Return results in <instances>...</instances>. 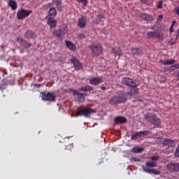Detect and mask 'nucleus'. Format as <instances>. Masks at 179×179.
I'll return each mask as SVG.
<instances>
[{
	"label": "nucleus",
	"instance_id": "nucleus-1",
	"mask_svg": "<svg viewBox=\"0 0 179 179\" xmlns=\"http://www.w3.org/2000/svg\"><path fill=\"white\" fill-rule=\"evenodd\" d=\"M139 92L138 90H130L127 92L125 91H120L118 95H115L109 99V103L112 106H115L121 103H125L128 99H131L132 96L138 97Z\"/></svg>",
	"mask_w": 179,
	"mask_h": 179
},
{
	"label": "nucleus",
	"instance_id": "nucleus-2",
	"mask_svg": "<svg viewBox=\"0 0 179 179\" xmlns=\"http://www.w3.org/2000/svg\"><path fill=\"white\" fill-rule=\"evenodd\" d=\"M122 82L126 86L131 87L132 89H136L139 85H141V81L138 79L131 78L129 77H124L122 79Z\"/></svg>",
	"mask_w": 179,
	"mask_h": 179
},
{
	"label": "nucleus",
	"instance_id": "nucleus-3",
	"mask_svg": "<svg viewBox=\"0 0 179 179\" xmlns=\"http://www.w3.org/2000/svg\"><path fill=\"white\" fill-rule=\"evenodd\" d=\"M144 117L148 122H150V124H152L153 125L159 127L162 124V120H160V118H159L155 113H147Z\"/></svg>",
	"mask_w": 179,
	"mask_h": 179
},
{
	"label": "nucleus",
	"instance_id": "nucleus-4",
	"mask_svg": "<svg viewBox=\"0 0 179 179\" xmlns=\"http://www.w3.org/2000/svg\"><path fill=\"white\" fill-rule=\"evenodd\" d=\"M41 95L42 100H43V101L54 102L57 99V95H55V94H54L53 92L45 91L41 92Z\"/></svg>",
	"mask_w": 179,
	"mask_h": 179
},
{
	"label": "nucleus",
	"instance_id": "nucleus-5",
	"mask_svg": "<svg viewBox=\"0 0 179 179\" xmlns=\"http://www.w3.org/2000/svg\"><path fill=\"white\" fill-rule=\"evenodd\" d=\"M96 113V110L90 108H84L82 110H79L76 113V117H89L90 114H93Z\"/></svg>",
	"mask_w": 179,
	"mask_h": 179
},
{
	"label": "nucleus",
	"instance_id": "nucleus-6",
	"mask_svg": "<svg viewBox=\"0 0 179 179\" xmlns=\"http://www.w3.org/2000/svg\"><path fill=\"white\" fill-rule=\"evenodd\" d=\"M73 95L76 101H78V103H83V101H85V98L87 96V94L80 92L79 90H73Z\"/></svg>",
	"mask_w": 179,
	"mask_h": 179
},
{
	"label": "nucleus",
	"instance_id": "nucleus-7",
	"mask_svg": "<svg viewBox=\"0 0 179 179\" xmlns=\"http://www.w3.org/2000/svg\"><path fill=\"white\" fill-rule=\"evenodd\" d=\"M91 51L95 57H98L100 55L101 52H103V47H101V44L99 43H93L90 45Z\"/></svg>",
	"mask_w": 179,
	"mask_h": 179
},
{
	"label": "nucleus",
	"instance_id": "nucleus-8",
	"mask_svg": "<svg viewBox=\"0 0 179 179\" xmlns=\"http://www.w3.org/2000/svg\"><path fill=\"white\" fill-rule=\"evenodd\" d=\"M31 13H33L31 10L20 9L17 13V17L19 20H23L29 16Z\"/></svg>",
	"mask_w": 179,
	"mask_h": 179
},
{
	"label": "nucleus",
	"instance_id": "nucleus-9",
	"mask_svg": "<svg viewBox=\"0 0 179 179\" xmlns=\"http://www.w3.org/2000/svg\"><path fill=\"white\" fill-rule=\"evenodd\" d=\"M150 133V131L145 130L143 131H136L135 134L131 135V141H136L138 138H142V136H146V135H149Z\"/></svg>",
	"mask_w": 179,
	"mask_h": 179
},
{
	"label": "nucleus",
	"instance_id": "nucleus-10",
	"mask_svg": "<svg viewBox=\"0 0 179 179\" xmlns=\"http://www.w3.org/2000/svg\"><path fill=\"white\" fill-rule=\"evenodd\" d=\"M71 62L73 64L74 68L79 71V69H82V63L79 61V59L76 58V57H73L71 59Z\"/></svg>",
	"mask_w": 179,
	"mask_h": 179
},
{
	"label": "nucleus",
	"instance_id": "nucleus-11",
	"mask_svg": "<svg viewBox=\"0 0 179 179\" xmlns=\"http://www.w3.org/2000/svg\"><path fill=\"white\" fill-rule=\"evenodd\" d=\"M17 41L24 48H30V47H31V43H30L27 42L26 40L22 38V37L17 38Z\"/></svg>",
	"mask_w": 179,
	"mask_h": 179
},
{
	"label": "nucleus",
	"instance_id": "nucleus-12",
	"mask_svg": "<svg viewBox=\"0 0 179 179\" xmlns=\"http://www.w3.org/2000/svg\"><path fill=\"white\" fill-rule=\"evenodd\" d=\"M167 170L169 171H179V163H169L166 166Z\"/></svg>",
	"mask_w": 179,
	"mask_h": 179
},
{
	"label": "nucleus",
	"instance_id": "nucleus-13",
	"mask_svg": "<svg viewBox=\"0 0 179 179\" xmlns=\"http://www.w3.org/2000/svg\"><path fill=\"white\" fill-rule=\"evenodd\" d=\"M47 23L50 26V29H55L57 27V20L54 17L50 16H47Z\"/></svg>",
	"mask_w": 179,
	"mask_h": 179
},
{
	"label": "nucleus",
	"instance_id": "nucleus-14",
	"mask_svg": "<svg viewBox=\"0 0 179 179\" xmlns=\"http://www.w3.org/2000/svg\"><path fill=\"white\" fill-rule=\"evenodd\" d=\"M90 83L96 86V85H100L103 83V77H93L90 79Z\"/></svg>",
	"mask_w": 179,
	"mask_h": 179
},
{
	"label": "nucleus",
	"instance_id": "nucleus-15",
	"mask_svg": "<svg viewBox=\"0 0 179 179\" xmlns=\"http://www.w3.org/2000/svg\"><path fill=\"white\" fill-rule=\"evenodd\" d=\"M140 17L143 19V20H145V22H152L153 20V16L148 13H141Z\"/></svg>",
	"mask_w": 179,
	"mask_h": 179
},
{
	"label": "nucleus",
	"instance_id": "nucleus-16",
	"mask_svg": "<svg viewBox=\"0 0 179 179\" xmlns=\"http://www.w3.org/2000/svg\"><path fill=\"white\" fill-rule=\"evenodd\" d=\"M143 170L145 171V173H148V174L152 173L155 174V176H159L160 174V171H157L156 169H150L148 167H145L143 166Z\"/></svg>",
	"mask_w": 179,
	"mask_h": 179
},
{
	"label": "nucleus",
	"instance_id": "nucleus-17",
	"mask_svg": "<svg viewBox=\"0 0 179 179\" xmlns=\"http://www.w3.org/2000/svg\"><path fill=\"white\" fill-rule=\"evenodd\" d=\"M131 52L133 55H142V54H143V49H142V48H132Z\"/></svg>",
	"mask_w": 179,
	"mask_h": 179
},
{
	"label": "nucleus",
	"instance_id": "nucleus-18",
	"mask_svg": "<svg viewBox=\"0 0 179 179\" xmlns=\"http://www.w3.org/2000/svg\"><path fill=\"white\" fill-rule=\"evenodd\" d=\"M65 44L71 51H75L76 50V45H75V44L71 41H65Z\"/></svg>",
	"mask_w": 179,
	"mask_h": 179
},
{
	"label": "nucleus",
	"instance_id": "nucleus-19",
	"mask_svg": "<svg viewBox=\"0 0 179 179\" xmlns=\"http://www.w3.org/2000/svg\"><path fill=\"white\" fill-rule=\"evenodd\" d=\"M115 124H125L127 122V118L122 116H117L115 118Z\"/></svg>",
	"mask_w": 179,
	"mask_h": 179
},
{
	"label": "nucleus",
	"instance_id": "nucleus-20",
	"mask_svg": "<svg viewBox=\"0 0 179 179\" xmlns=\"http://www.w3.org/2000/svg\"><path fill=\"white\" fill-rule=\"evenodd\" d=\"M24 36L26 38H36V34L31 30H28L25 32Z\"/></svg>",
	"mask_w": 179,
	"mask_h": 179
},
{
	"label": "nucleus",
	"instance_id": "nucleus-21",
	"mask_svg": "<svg viewBox=\"0 0 179 179\" xmlns=\"http://www.w3.org/2000/svg\"><path fill=\"white\" fill-rule=\"evenodd\" d=\"M78 26L81 29H83V27H85V26H86V18H85V17H81L78 20Z\"/></svg>",
	"mask_w": 179,
	"mask_h": 179
},
{
	"label": "nucleus",
	"instance_id": "nucleus-22",
	"mask_svg": "<svg viewBox=\"0 0 179 179\" xmlns=\"http://www.w3.org/2000/svg\"><path fill=\"white\" fill-rule=\"evenodd\" d=\"M8 6L11 8L13 10H16L17 9V3L15 0H10L8 2Z\"/></svg>",
	"mask_w": 179,
	"mask_h": 179
},
{
	"label": "nucleus",
	"instance_id": "nucleus-23",
	"mask_svg": "<svg viewBox=\"0 0 179 179\" xmlns=\"http://www.w3.org/2000/svg\"><path fill=\"white\" fill-rule=\"evenodd\" d=\"M112 54H114L115 57H121L122 55V52L120 48H114L112 49Z\"/></svg>",
	"mask_w": 179,
	"mask_h": 179
},
{
	"label": "nucleus",
	"instance_id": "nucleus-24",
	"mask_svg": "<svg viewBox=\"0 0 179 179\" xmlns=\"http://www.w3.org/2000/svg\"><path fill=\"white\" fill-rule=\"evenodd\" d=\"M160 64H162V65H173L176 62L174 59H166V60H160Z\"/></svg>",
	"mask_w": 179,
	"mask_h": 179
},
{
	"label": "nucleus",
	"instance_id": "nucleus-25",
	"mask_svg": "<svg viewBox=\"0 0 179 179\" xmlns=\"http://www.w3.org/2000/svg\"><path fill=\"white\" fill-rule=\"evenodd\" d=\"M163 146H174V141L170 139H166L163 142Z\"/></svg>",
	"mask_w": 179,
	"mask_h": 179
},
{
	"label": "nucleus",
	"instance_id": "nucleus-26",
	"mask_svg": "<svg viewBox=\"0 0 179 179\" xmlns=\"http://www.w3.org/2000/svg\"><path fill=\"white\" fill-rule=\"evenodd\" d=\"M48 16H50V17H55V16H57V10L55 8H50L49 10V15Z\"/></svg>",
	"mask_w": 179,
	"mask_h": 179
},
{
	"label": "nucleus",
	"instance_id": "nucleus-27",
	"mask_svg": "<svg viewBox=\"0 0 179 179\" xmlns=\"http://www.w3.org/2000/svg\"><path fill=\"white\" fill-rule=\"evenodd\" d=\"M157 34V31H148L147 33V36L149 38H156V35Z\"/></svg>",
	"mask_w": 179,
	"mask_h": 179
},
{
	"label": "nucleus",
	"instance_id": "nucleus-28",
	"mask_svg": "<svg viewBox=\"0 0 179 179\" xmlns=\"http://www.w3.org/2000/svg\"><path fill=\"white\" fill-rule=\"evenodd\" d=\"M144 150L145 149H143V148H138V147H134L132 149L133 153H142V152H143Z\"/></svg>",
	"mask_w": 179,
	"mask_h": 179
},
{
	"label": "nucleus",
	"instance_id": "nucleus-29",
	"mask_svg": "<svg viewBox=\"0 0 179 179\" xmlns=\"http://www.w3.org/2000/svg\"><path fill=\"white\" fill-rule=\"evenodd\" d=\"M155 38H157V40H159V41H163V40H164V34H160L159 33V31H157Z\"/></svg>",
	"mask_w": 179,
	"mask_h": 179
},
{
	"label": "nucleus",
	"instance_id": "nucleus-30",
	"mask_svg": "<svg viewBox=\"0 0 179 179\" xmlns=\"http://www.w3.org/2000/svg\"><path fill=\"white\" fill-rule=\"evenodd\" d=\"M146 166L148 169V167H156V166H157V164L156 163V162H146Z\"/></svg>",
	"mask_w": 179,
	"mask_h": 179
},
{
	"label": "nucleus",
	"instance_id": "nucleus-31",
	"mask_svg": "<svg viewBox=\"0 0 179 179\" xmlns=\"http://www.w3.org/2000/svg\"><path fill=\"white\" fill-rule=\"evenodd\" d=\"M104 19V15L99 14L96 17V23H99V22H101V20H103Z\"/></svg>",
	"mask_w": 179,
	"mask_h": 179
},
{
	"label": "nucleus",
	"instance_id": "nucleus-32",
	"mask_svg": "<svg viewBox=\"0 0 179 179\" xmlns=\"http://www.w3.org/2000/svg\"><path fill=\"white\" fill-rule=\"evenodd\" d=\"M78 3H83V6H87L89 1L87 0H76Z\"/></svg>",
	"mask_w": 179,
	"mask_h": 179
},
{
	"label": "nucleus",
	"instance_id": "nucleus-33",
	"mask_svg": "<svg viewBox=\"0 0 179 179\" xmlns=\"http://www.w3.org/2000/svg\"><path fill=\"white\" fill-rule=\"evenodd\" d=\"M53 34H55V36H57L59 38L62 37L63 34L61 31H55Z\"/></svg>",
	"mask_w": 179,
	"mask_h": 179
},
{
	"label": "nucleus",
	"instance_id": "nucleus-34",
	"mask_svg": "<svg viewBox=\"0 0 179 179\" xmlns=\"http://www.w3.org/2000/svg\"><path fill=\"white\" fill-rule=\"evenodd\" d=\"M174 24H176V20L173 21V22L170 27V29H169L170 33H173L174 31Z\"/></svg>",
	"mask_w": 179,
	"mask_h": 179
},
{
	"label": "nucleus",
	"instance_id": "nucleus-35",
	"mask_svg": "<svg viewBox=\"0 0 179 179\" xmlns=\"http://www.w3.org/2000/svg\"><path fill=\"white\" fill-rule=\"evenodd\" d=\"M73 149V143H71L66 146L65 150H70V152Z\"/></svg>",
	"mask_w": 179,
	"mask_h": 179
},
{
	"label": "nucleus",
	"instance_id": "nucleus-36",
	"mask_svg": "<svg viewBox=\"0 0 179 179\" xmlns=\"http://www.w3.org/2000/svg\"><path fill=\"white\" fill-rule=\"evenodd\" d=\"M53 2L57 6H61V5H62V0H53Z\"/></svg>",
	"mask_w": 179,
	"mask_h": 179
},
{
	"label": "nucleus",
	"instance_id": "nucleus-37",
	"mask_svg": "<svg viewBox=\"0 0 179 179\" xmlns=\"http://www.w3.org/2000/svg\"><path fill=\"white\" fill-rule=\"evenodd\" d=\"M159 159H160V157H159V155L152 156L150 157V159L152 160V162H157L159 160Z\"/></svg>",
	"mask_w": 179,
	"mask_h": 179
},
{
	"label": "nucleus",
	"instance_id": "nucleus-38",
	"mask_svg": "<svg viewBox=\"0 0 179 179\" xmlns=\"http://www.w3.org/2000/svg\"><path fill=\"white\" fill-rule=\"evenodd\" d=\"M175 69H179V64H173L171 66V71H174Z\"/></svg>",
	"mask_w": 179,
	"mask_h": 179
},
{
	"label": "nucleus",
	"instance_id": "nucleus-39",
	"mask_svg": "<svg viewBox=\"0 0 179 179\" xmlns=\"http://www.w3.org/2000/svg\"><path fill=\"white\" fill-rule=\"evenodd\" d=\"M85 37H86V36H85V34H82V33L78 34V38H79L80 40H83Z\"/></svg>",
	"mask_w": 179,
	"mask_h": 179
},
{
	"label": "nucleus",
	"instance_id": "nucleus-40",
	"mask_svg": "<svg viewBox=\"0 0 179 179\" xmlns=\"http://www.w3.org/2000/svg\"><path fill=\"white\" fill-rule=\"evenodd\" d=\"M80 90H93V88H92L89 85H86L85 87H82L81 89H80Z\"/></svg>",
	"mask_w": 179,
	"mask_h": 179
},
{
	"label": "nucleus",
	"instance_id": "nucleus-41",
	"mask_svg": "<svg viewBox=\"0 0 179 179\" xmlns=\"http://www.w3.org/2000/svg\"><path fill=\"white\" fill-rule=\"evenodd\" d=\"M157 8H158V9H162L163 8V1H159L158 4H157Z\"/></svg>",
	"mask_w": 179,
	"mask_h": 179
},
{
	"label": "nucleus",
	"instance_id": "nucleus-42",
	"mask_svg": "<svg viewBox=\"0 0 179 179\" xmlns=\"http://www.w3.org/2000/svg\"><path fill=\"white\" fill-rule=\"evenodd\" d=\"M175 157H179V145L176 148V150L175 152Z\"/></svg>",
	"mask_w": 179,
	"mask_h": 179
},
{
	"label": "nucleus",
	"instance_id": "nucleus-43",
	"mask_svg": "<svg viewBox=\"0 0 179 179\" xmlns=\"http://www.w3.org/2000/svg\"><path fill=\"white\" fill-rule=\"evenodd\" d=\"M162 20H163V15L161 14L158 15L157 22H162Z\"/></svg>",
	"mask_w": 179,
	"mask_h": 179
},
{
	"label": "nucleus",
	"instance_id": "nucleus-44",
	"mask_svg": "<svg viewBox=\"0 0 179 179\" xmlns=\"http://www.w3.org/2000/svg\"><path fill=\"white\" fill-rule=\"evenodd\" d=\"M140 161H141L140 159H138V158L135 157L131 158V162H140Z\"/></svg>",
	"mask_w": 179,
	"mask_h": 179
},
{
	"label": "nucleus",
	"instance_id": "nucleus-45",
	"mask_svg": "<svg viewBox=\"0 0 179 179\" xmlns=\"http://www.w3.org/2000/svg\"><path fill=\"white\" fill-rule=\"evenodd\" d=\"M169 44H171V45H173V44H176V41L173 40V38H171V39L169 41Z\"/></svg>",
	"mask_w": 179,
	"mask_h": 179
},
{
	"label": "nucleus",
	"instance_id": "nucleus-46",
	"mask_svg": "<svg viewBox=\"0 0 179 179\" xmlns=\"http://www.w3.org/2000/svg\"><path fill=\"white\" fill-rule=\"evenodd\" d=\"M51 5H52V3H51L46 4L44 6V8H45V9H48V8H50V6H51Z\"/></svg>",
	"mask_w": 179,
	"mask_h": 179
},
{
	"label": "nucleus",
	"instance_id": "nucleus-47",
	"mask_svg": "<svg viewBox=\"0 0 179 179\" xmlns=\"http://www.w3.org/2000/svg\"><path fill=\"white\" fill-rule=\"evenodd\" d=\"M34 87H40V86H41V84L36 83V84H34Z\"/></svg>",
	"mask_w": 179,
	"mask_h": 179
},
{
	"label": "nucleus",
	"instance_id": "nucleus-48",
	"mask_svg": "<svg viewBox=\"0 0 179 179\" xmlns=\"http://www.w3.org/2000/svg\"><path fill=\"white\" fill-rule=\"evenodd\" d=\"M166 77H164L163 78V80H161V83H164V82H166Z\"/></svg>",
	"mask_w": 179,
	"mask_h": 179
},
{
	"label": "nucleus",
	"instance_id": "nucleus-49",
	"mask_svg": "<svg viewBox=\"0 0 179 179\" xmlns=\"http://www.w3.org/2000/svg\"><path fill=\"white\" fill-rule=\"evenodd\" d=\"M176 12L177 15H179V7H178V8L176 9Z\"/></svg>",
	"mask_w": 179,
	"mask_h": 179
},
{
	"label": "nucleus",
	"instance_id": "nucleus-50",
	"mask_svg": "<svg viewBox=\"0 0 179 179\" xmlns=\"http://www.w3.org/2000/svg\"><path fill=\"white\" fill-rule=\"evenodd\" d=\"M148 0H141V1L143 3H146V2H148Z\"/></svg>",
	"mask_w": 179,
	"mask_h": 179
},
{
	"label": "nucleus",
	"instance_id": "nucleus-51",
	"mask_svg": "<svg viewBox=\"0 0 179 179\" xmlns=\"http://www.w3.org/2000/svg\"><path fill=\"white\" fill-rule=\"evenodd\" d=\"M148 0H141V1L143 3H146V2H148Z\"/></svg>",
	"mask_w": 179,
	"mask_h": 179
},
{
	"label": "nucleus",
	"instance_id": "nucleus-52",
	"mask_svg": "<svg viewBox=\"0 0 179 179\" xmlns=\"http://www.w3.org/2000/svg\"><path fill=\"white\" fill-rule=\"evenodd\" d=\"M179 72L178 71H175L174 75L176 76H178Z\"/></svg>",
	"mask_w": 179,
	"mask_h": 179
},
{
	"label": "nucleus",
	"instance_id": "nucleus-53",
	"mask_svg": "<svg viewBox=\"0 0 179 179\" xmlns=\"http://www.w3.org/2000/svg\"><path fill=\"white\" fill-rule=\"evenodd\" d=\"M151 29H152V30H153V29H155V27H151Z\"/></svg>",
	"mask_w": 179,
	"mask_h": 179
},
{
	"label": "nucleus",
	"instance_id": "nucleus-54",
	"mask_svg": "<svg viewBox=\"0 0 179 179\" xmlns=\"http://www.w3.org/2000/svg\"><path fill=\"white\" fill-rule=\"evenodd\" d=\"M178 86H179V83H178Z\"/></svg>",
	"mask_w": 179,
	"mask_h": 179
},
{
	"label": "nucleus",
	"instance_id": "nucleus-55",
	"mask_svg": "<svg viewBox=\"0 0 179 179\" xmlns=\"http://www.w3.org/2000/svg\"><path fill=\"white\" fill-rule=\"evenodd\" d=\"M69 90H72V89H69Z\"/></svg>",
	"mask_w": 179,
	"mask_h": 179
},
{
	"label": "nucleus",
	"instance_id": "nucleus-56",
	"mask_svg": "<svg viewBox=\"0 0 179 179\" xmlns=\"http://www.w3.org/2000/svg\"><path fill=\"white\" fill-rule=\"evenodd\" d=\"M179 79V78H178Z\"/></svg>",
	"mask_w": 179,
	"mask_h": 179
}]
</instances>
